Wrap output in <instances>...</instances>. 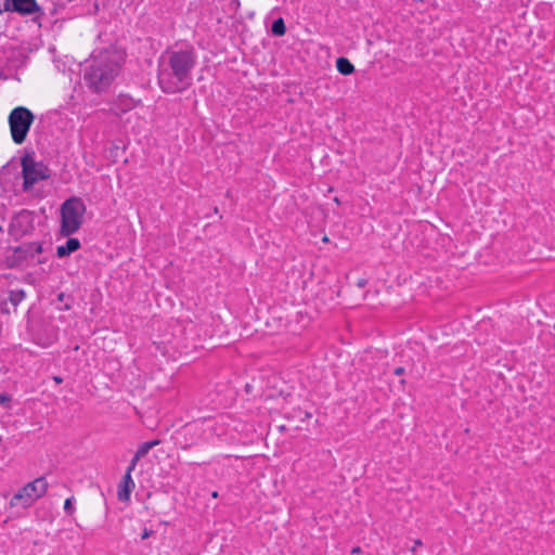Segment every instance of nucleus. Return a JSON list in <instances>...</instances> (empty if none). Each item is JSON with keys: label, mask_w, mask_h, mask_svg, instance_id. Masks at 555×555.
I'll use <instances>...</instances> for the list:
<instances>
[{"label": "nucleus", "mask_w": 555, "mask_h": 555, "mask_svg": "<svg viewBox=\"0 0 555 555\" xmlns=\"http://www.w3.org/2000/svg\"><path fill=\"white\" fill-rule=\"evenodd\" d=\"M42 253V244L40 242H28L14 247L13 254L20 261L33 258L36 254Z\"/></svg>", "instance_id": "9"}, {"label": "nucleus", "mask_w": 555, "mask_h": 555, "mask_svg": "<svg viewBox=\"0 0 555 555\" xmlns=\"http://www.w3.org/2000/svg\"><path fill=\"white\" fill-rule=\"evenodd\" d=\"M125 59L126 53L113 46L93 51L83 74L87 86L96 93L105 91L119 75Z\"/></svg>", "instance_id": "2"}, {"label": "nucleus", "mask_w": 555, "mask_h": 555, "mask_svg": "<svg viewBox=\"0 0 555 555\" xmlns=\"http://www.w3.org/2000/svg\"><path fill=\"white\" fill-rule=\"evenodd\" d=\"M420 545H422V541L421 540H415L414 545L411 548V552H415L416 547L420 546Z\"/></svg>", "instance_id": "21"}, {"label": "nucleus", "mask_w": 555, "mask_h": 555, "mask_svg": "<svg viewBox=\"0 0 555 555\" xmlns=\"http://www.w3.org/2000/svg\"><path fill=\"white\" fill-rule=\"evenodd\" d=\"M86 205L80 197H70L61 206V234L70 236L76 233L82 222Z\"/></svg>", "instance_id": "3"}, {"label": "nucleus", "mask_w": 555, "mask_h": 555, "mask_svg": "<svg viewBox=\"0 0 555 555\" xmlns=\"http://www.w3.org/2000/svg\"><path fill=\"white\" fill-rule=\"evenodd\" d=\"M133 489L134 481L132 480L131 473L126 472L120 483L118 485V500L121 502L128 501Z\"/></svg>", "instance_id": "10"}, {"label": "nucleus", "mask_w": 555, "mask_h": 555, "mask_svg": "<svg viewBox=\"0 0 555 555\" xmlns=\"http://www.w3.org/2000/svg\"><path fill=\"white\" fill-rule=\"evenodd\" d=\"M9 399H10V398H9V396H8V395H5V393H1V395H0V400H1V401H7V400H9Z\"/></svg>", "instance_id": "25"}, {"label": "nucleus", "mask_w": 555, "mask_h": 555, "mask_svg": "<svg viewBox=\"0 0 555 555\" xmlns=\"http://www.w3.org/2000/svg\"><path fill=\"white\" fill-rule=\"evenodd\" d=\"M4 10L16 12L23 16L39 13L43 16L44 12L36 0H4Z\"/></svg>", "instance_id": "8"}, {"label": "nucleus", "mask_w": 555, "mask_h": 555, "mask_svg": "<svg viewBox=\"0 0 555 555\" xmlns=\"http://www.w3.org/2000/svg\"><path fill=\"white\" fill-rule=\"evenodd\" d=\"M26 297V293L24 289H11L9 291V300L14 306L17 307Z\"/></svg>", "instance_id": "13"}, {"label": "nucleus", "mask_w": 555, "mask_h": 555, "mask_svg": "<svg viewBox=\"0 0 555 555\" xmlns=\"http://www.w3.org/2000/svg\"><path fill=\"white\" fill-rule=\"evenodd\" d=\"M48 481L44 477H38L35 480L22 487L11 499L9 505L11 508H29L38 499L42 498L48 490Z\"/></svg>", "instance_id": "4"}, {"label": "nucleus", "mask_w": 555, "mask_h": 555, "mask_svg": "<svg viewBox=\"0 0 555 555\" xmlns=\"http://www.w3.org/2000/svg\"><path fill=\"white\" fill-rule=\"evenodd\" d=\"M53 379L56 384H61L63 382V378L60 376H54Z\"/></svg>", "instance_id": "26"}, {"label": "nucleus", "mask_w": 555, "mask_h": 555, "mask_svg": "<svg viewBox=\"0 0 555 555\" xmlns=\"http://www.w3.org/2000/svg\"><path fill=\"white\" fill-rule=\"evenodd\" d=\"M323 242H328V237H327V236H324V237H323Z\"/></svg>", "instance_id": "30"}, {"label": "nucleus", "mask_w": 555, "mask_h": 555, "mask_svg": "<svg viewBox=\"0 0 555 555\" xmlns=\"http://www.w3.org/2000/svg\"><path fill=\"white\" fill-rule=\"evenodd\" d=\"M80 248V242L78 238L69 237L64 245H60L56 248V256L59 258H64L69 256L72 253L78 250Z\"/></svg>", "instance_id": "11"}, {"label": "nucleus", "mask_w": 555, "mask_h": 555, "mask_svg": "<svg viewBox=\"0 0 555 555\" xmlns=\"http://www.w3.org/2000/svg\"><path fill=\"white\" fill-rule=\"evenodd\" d=\"M366 283H367V282H366V280H364V279H360V280L358 281V286H360V287H364V286L366 285Z\"/></svg>", "instance_id": "22"}, {"label": "nucleus", "mask_w": 555, "mask_h": 555, "mask_svg": "<svg viewBox=\"0 0 555 555\" xmlns=\"http://www.w3.org/2000/svg\"><path fill=\"white\" fill-rule=\"evenodd\" d=\"M64 299H65V294L64 293H60L57 295V300L62 302V301H64Z\"/></svg>", "instance_id": "24"}, {"label": "nucleus", "mask_w": 555, "mask_h": 555, "mask_svg": "<svg viewBox=\"0 0 555 555\" xmlns=\"http://www.w3.org/2000/svg\"><path fill=\"white\" fill-rule=\"evenodd\" d=\"M64 511L67 515H73L75 507L73 505V498H68L64 503Z\"/></svg>", "instance_id": "16"}, {"label": "nucleus", "mask_w": 555, "mask_h": 555, "mask_svg": "<svg viewBox=\"0 0 555 555\" xmlns=\"http://www.w3.org/2000/svg\"><path fill=\"white\" fill-rule=\"evenodd\" d=\"M141 460V457H138L137 454L134 453L133 457L131 459L126 472H129V473H132L134 469H135V466L138 464V462Z\"/></svg>", "instance_id": "17"}, {"label": "nucleus", "mask_w": 555, "mask_h": 555, "mask_svg": "<svg viewBox=\"0 0 555 555\" xmlns=\"http://www.w3.org/2000/svg\"><path fill=\"white\" fill-rule=\"evenodd\" d=\"M35 118L34 113L25 106H17L11 111L8 122L15 144L21 145L26 141Z\"/></svg>", "instance_id": "5"}, {"label": "nucleus", "mask_w": 555, "mask_h": 555, "mask_svg": "<svg viewBox=\"0 0 555 555\" xmlns=\"http://www.w3.org/2000/svg\"><path fill=\"white\" fill-rule=\"evenodd\" d=\"M72 308L70 304H65L62 310H69Z\"/></svg>", "instance_id": "28"}, {"label": "nucleus", "mask_w": 555, "mask_h": 555, "mask_svg": "<svg viewBox=\"0 0 555 555\" xmlns=\"http://www.w3.org/2000/svg\"><path fill=\"white\" fill-rule=\"evenodd\" d=\"M150 443L143 442L135 451L138 457H144L150 452Z\"/></svg>", "instance_id": "15"}, {"label": "nucleus", "mask_w": 555, "mask_h": 555, "mask_svg": "<svg viewBox=\"0 0 555 555\" xmlns=\"http://www.w3.org/2000/svg\"><path fill=\"white\" fill-rule=\"evenodd\" d=\"M361 552V548L359 546H356L352 548L351 553H360Z\"/></svg>", "instance_id": "27"}, {"label": "nucleus", "mask_w": 555, "mask_h": 555, "mask_svg": "<svg viewBox=\"0 0 555 555\" xmlns=\"http://www.w3.org/2000/svg\"><path fill=\"white\" fill-rule=\"evenodd\" d=\"M214 212H215V214H218V207H215V208H214Z\"/></svg>", "instance_id": "31"}, {"label": "nucleus", "mask_w": 555, "mask_h": 555, "mask_svg": "<svg viewBox=\"0 0 555 555\" xmlns=\"http://www.w3.org/2000/svg\"><path fill=\"white\" fill-rule=\"evenodd\" d=\"M152 534H153V530H149L145 528L141 534V539L145 540V539L150 538Z\"/></svg>", "instance_id": "18"}, {"label": "nucleus", "mask_w": 555, "mask_h": 555, "mask_svg": "<svg viewBox=\"0 0 555 555\" xmlns=\"http://www.w3.org/2000/svg\"><path fill=\"white\" fill-rule=\"evenodd\" d=\"M146 443H150V449H152V448L158 446L160 443V440L155 439V440L146 441Z\"/></svg>", "instance_id": "19"}, {"label": "nucleus", "mask_w": 555, "mask_h": 555, "mask_svg": "<svg viewBox=\"0 0 555 555\" xmlns=\"http://www.w3.org/2000/svg\"><path fill=\"white\" fill-rule=\"evenodd\" d=\"M393 373L396 375H402L404 373V367L399 366V367L395 369Z\"/></svg>", "instance_id": "20"}, {"label": "nucleus", "mask_w": 555, "mask_h": 555, "mask_svg": "<svg viewBox=\"0 0 555 555\" xmlns=\"http://www.w3.org/2000/svg\"><path fill=\"white\" fill-rule=\"evenodd\" d=\"M271 31L274 36H279V37L285 35L286 26H285L284 20L282 17H279L273 21V23L271 25Z\"/></svg>", "instance_id": "14"}, {"label": "nucleus", "mask_w": 555, "mask_h": 555, "mask_svg": "<svg viewBox=\"0 0 555 555\" xmlns=\"http://www.w3.org/2000/svg\"><path fill=\"white\" fill-rule=\"evenodd\" d=\"M212 496H214V498H217V496H218V492H217V491H214V492H212Z\"/></svg>", "instance_id": "29"}, {"label": "nucleus", "mask_w": 555, "mask_h": 555, "mask_svg": "<svg viewBox=\"0 0 555 555\" xmlns=\"http://www.w3.org/2000/svg\"><path fill=\"white\" fill-rule=\"evenodd\" d=\"M0 310H1L2 313H9V309L7 308V304L5 302H3L1 305V309Z\"/></svg>", "instance_id": "23"}, {"label": "nucleus", "mask_w": 555, "mask_h": 555, "mask_svg": "<svg viewBox=\"0 0 555 555\" xmlns=\"http://www.w3.org/2000/svg\"><path fill=\"white\" fill-rule=\"evenodd\" d=\"M35 230V215L28 209H22L15 214L9 224V234L18 241L22 237L29 235Z\"/></svg>", "instance_id": "7"}, {"label": "nucleus", "mask_w": 555, "mask_h": 555, "mask_svg": "<svg viewBox=\"0 0 555 555\" xmlns=\"http://www.w3.org/2000/svg\"><path fill=\"white\" fill-rule=\"evenodd\" d=\"M33 154L34 153H25L21 159L24 192L29 191L35 183L50 178L48 166L42 162H36Z\"/></svg>", "instance_id": "6"}, {"label": "nucleus", "mask_w": 555, "mask_h": 555, "mask_svg": "<svg viewBox=\"0 0 555 555\" xmlns=\"http://www.w3.org/2000/svg\"><path fill=\"white\" fill-rule=\"evenodd\" d=\"M336 68L341 75L345 76L351 75L354 72L353 64L344 56H340L336 60Z\"/></svg>", "instance_id": "12"}, {"label": "nucleus", "mask_w": 555, "mask_h": 555, "mask_svg": "<svg viewBox=\"0 0 555 555\" xmlns=\"http://www.w3.org/2000/svg\"><path fill=\"white\" fill-rule=\"evenodd\" d=\"M197 63L195 49L185 44L169 49L159 59L158 85L167 94L181 93L192 86V72Z\"/></svg>", "instance_id": "1"}]
</instances>
